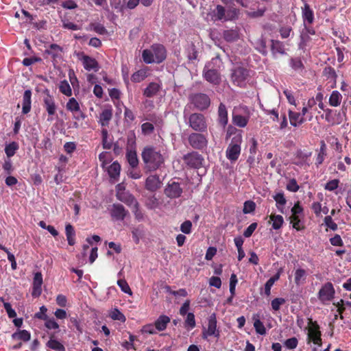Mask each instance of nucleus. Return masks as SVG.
Wrapping results in <instances>:
<instances>
[{
	"label": "nucleus",
	"instance_id": "29",
	"mask_svg": "<svg viewBox=\"0 0 351 351\" xmlns=\"http://www.w3.org/2000/svg\"><path fill=\"white\" fill-rule=\"evenodd\" d=\"M218 121L223 128L226 127L228 122V111L226 106L222 103L219 104L218 108Z\"/></svg>",
	"mask_w": 351,
	"mask_h": 351
},
{
	"label": "nucleus",
	"instance_id": "27",
	"mask_svg": "<svg viewBox=\"0 0 351 351\" xmlns=\"http://www.w3.org/2000/svg\"><path fill=\"white\" fill-rule=\"evenodd\" d=\"M149 75V69L148 67L141 69L134 73L131 76V80L133 82L138 83L143 81Z\"/></svg>",
	"mask_w": 351,
	"mask_h": 351
},
{
	"label": "nucleus",
	"instance_id": "63",
	"mask_svg": "<svg viewBox=\"0 0 351 351\" xmlns=\"http://www.w3.org/2000/svg\"><path fill=\"white\" fill-rule=\"evenodd\" d=\"M44 321H45V326L48 329H58L59 328V324L53 318L47 317Z\"/></svg>",
	"mask_w": 351,
	"mask_h": 351
},
{
	"label": "nucleus",
	"instance_id": "13",
	"mask_svg": "<svg viewBox=\"0 0 351 351\" xmlns=\"http://www.w3.org/2000/svg\"><path fill=\"white\" fill-rule=\"evenodd\" d=\"M191 101L199 110L206 109L210 104V98L204 93H196L191 96Z\"/></svg>",
	"mask_w": 351,
	"mask_h": 351
},
{
	"label": "nucleus",
	"instance_id": "20",
	"mask_svg": "<svg viewBox=\"0 0 351 351\" xmlns=\"http://www.w3.org/2000/svg\"><path fill=\"white\" fill-rule=\"evenodd\" d=\"M117 197L119 201L123 202L128 206L132 207L133 206L137 205L138 201L136 200V199L134 197L133 195L130 194L128 192L118 191L117 193Z\"/></svg>",
	"mask_w": 351,
	"mask_h": 351
},
{
	"label": "nucleus",
	"instance_id": "62",
	"mask_svg": "<svg viewBox=\"0 0 351 351\" xmlns=\"http://www.w3.org/2000/svg\"><path fill=\"white\" fill-rule=\"evenodd\" d=\"M154 125L152 123L146 122L142 124L141 130L144 134H149L154 131Z\"/></svg>",
	"mask_w": 351,
	"mask_h": 351
},
{
	"label": "nucleus",
	"instance_id": "18",
	"mask_svg": "<svg viewBox=\"0 0 351 351\" xmlns=\"http://www.w3.org/2000/svg\"><path fill=\"white\" fill-rule=\"evenodd\" d=\"M215 336L218 337L219 336V331L217 330V321L215 315L211 316L208 320V329L204 330L202 337L204 339H207L208 336Z\"/></svg>",
	"mask_w": 351,
	"mask_h": 351
},
{
	"label": "nucleus",
	"instance_id": "52",
	"mask_svg": "<svg viewBox=\"0 0 351 351\" xmlns=\"http://www.w3.org/2000/svg\"><path fill=\"white\" fill-rule=\"evenodd\" d=\"M224 38L227 41H234L237 39L239 34L235 30H227L224 32Z\"/></svg>",
	"mask_w": 351,
	"mask_h": 351
},
{
	"label": "nucleus",
	"instance_id": "57",
	"mask_svg": "<svg viewBox=\"0 0 351 351\" xmlns=\"http://www.w3.org/2000/svg\"><path fill=\"white\" fill-rule=\"evenodd\" d=\"M339 184V180L338 179H334L328 181L324 189L329 191H332L338 188Z\"/></svg>",
	"mask_w": 351,
	"mask_h": 351
},
{
	"label": "nucleus",
	"instance_id": "51",
	"mask_svg": "<svg viewBox=\"0 0 351 351\" xmlns=\"http://www.w3.org/2000/svg\"><path fill=\"white\" fill-rule=\"evenodd\" d=\"M185 327L193 328L195 326V315L193 313H189L184 322Z\"/></svg>",
	"mask_w": 351,
	"mask_h": 351
},
{
	"label": "nucleus",
	"instance_id": "56",
	"mask_svg": "<svg viewBox=\"0 0 351 351\" xmlns=\"http://www.w3.org/2000/svg\"><path fill=\"white\" fill-rule=\"evenodd\" d=\"M117 285L121 288V291H123L125 293L132 294V291L124 279H120L117 281Z\"/></svg>",
	"mask_w": 351,
	"mask_h": 351
},
{
	"label": "nucleus",
	"instance_id": "23",
	"mask_svg": "<svg viewBox=\"0 0 351 351\" xmlns=\"http://www.w3.org/2000/svg\"><path fill=\"white\" fill-rule=\"evenodd\" d=\"M161 186L160 178L156 175L148 176L145 181V189L149 191H155Z\"/></svg>",
	"mask_w": 351,
	"mask_h": 351
},
{
	"label": "nucleus",
	"instance_id": "7",
	"mask_svg": "<svg viewBox=\"0 0 351 351\" xmlns=\"http://www.w3.org/2000/svg\"><path fill=\"white\" fill-rule=\"evenodd\" d=\"M308 337L313 343L322 346V333L319 330V326L316 321H313L311 318L308 319Z\"/></svg>",
	"mask_w": 351,
	"mask_h": 351
},
{
	"label": "nucleus",
	"instance_id": "41",
	"mask_svg": "<svg viewBox=\"0 0 351 351\" xmlns=\"http://www.w3.org/2000/svg\"><path fill=\"white\" fill-rule=\"evenodd\" d=\"M290 223H292V226L294 229L298 231L304 229V226L301 223L299 215H291L289 217Z\"/></svg>",
	"mask_w": 351,
	"mask_h": 351
},
{
	"label": "nucleus",
	"instance_id": "10",
	"mask_svg": "<svg viewBox=\"0 0 351 351\" xmlns=\"http://www.w3.org/2000/svg\"><path fill=\"white\" fill-rule=\"evenodd\" d=\"M190 127L195 131L203 132L206 130L207 124L205 117L199 113H193L189 118Z\"/></svg>",
	"mask_w": 351,
	"mask_h": 351
},
{
	"label": "nucleus",
	"instance_id": "4",
	"mask_svg": "<svg viewBox=\"0 0 351 351\" xmlns=\"http://www.w3.org/2000/svg\"><path fill=\"white\" fill-rule=\"evenodd\" d=\"M239 12V10L233 7H228L226 10L222 5H218L213 11L214 21H232L237 18Z\"/></svg>",
	"mask_w": 351,
	"mask_h": 351
},
{
	"label": "nucleus",
	"instance_id": "55",
	"mask_svg": "<svg viewBox=\"0 0 351 351\" xmlns=\"http://www.w3.org/2000/svg\"><path fill=\"white\" fill-rule=\"evenodd\" d=\"M286 189L291 192H297L299 190L300 186L298 184L295 178H292L288 182Z\"/></svg>",
	"mask_w": 351,
	"mask_h": 351
},
{
	"label": "nucleus",
	"instance_id": "22",
	"mask_svg": "<svg viewBox=\"0 0 351 351\" xmlns=\"http://www.w3.org/2000/svg\"><path fill=\"white\" fill-rule=\"evenodd\" d=\"M182 193V189L178 182H173L169 184L165 189L166 195L171 198L179 197Z\"/></svg>",
	"mask_w": 351,
	"mask_h": 351
},
{
	"label": "nucleus",
	"instance_id": "36",
	"mask_svg": "<svg viewBox=\"0 0 351 351\" xmlns=\"http://www.w3.org/2000/svg\"><path fill=\"white\" fill-rule=\"evenodd\" d=\"M270 221L274 230H279L284 223V219L282 215L271 214L269 215Z\"/></svg>",
	"mask_w": 351,
	"mask_h": 351
},
{
	"label": "nucleus",
	"instance_id": "21",
	"mask_svg": "<svg viewBox=\"0 0 351 351\" xmlns=\"http://www.w3.org/2000/svg\"><path fill=\"white\" fill-rule=\"evenodd\" d=\"M43 284V276L40 272L34 274L32 295L33 297H38L42 293L41 286Z\"/></svg>",
	"mask_w": 351,
	"mask_h": 351
},
{
	"label": "nucleus",
	"instance_id": "11",
	"mask_svg": "<svg viewBox=\"0 0 351 351\" xmlns=\"http://www.w3.org/2000/svg\"><path fill=\"white\" fill-rule=\"evenodd\" d=\"M76 56L78 60L81 61L85 70L95 72L99 70V64L95 58L85 55L83 52H78Z\"/></svg>",
	"mask_w": 351,
	"mask_h": 351
},
{
	"label": "nucleus",
	"instance_id": "6",
	"mask_svg": "<svg viewBox=\"0 0 351 351\" xmlns=\"http://www.w3.org/2000/svg\"><path fill=\"white\" fill-rule=\"evenodd\" d=\"M249 77L248 71L243 67H235L232 71L231 80L234 85L240 87H244L247 82Z\"/></svg>",
	"mask_w": 351,
	"mask_h": 351
},
{
	"label": "nucleus",
	"instance_id": "64",
	"mask_svg": "<svg viewBox=\"0 0 351 351\" xmlns=\"http://www.w3.org/2000/svg\"><path fill=\"white\" fill-rule=\"evenodd\" d=\"M247 147L250 154H254L257 151V141L254 138H251L247 142Z\"/></svg>",
	"mask_w": 351,
	"mask_h": 351
},
{
	"label": "nucleus",
	"instance_id": "31",
	"mask_svg": "<svg viewBox=\"0 0 351 351\" xmlns=\"http://www.w3.org/2000/svg\"><path fill=\"white\" fill-rule=\"evenodd\" d=\"M12 338L14 340H21L23 342H27L30 340L31 334L26 330L17 329L16 331L12 335Z\"/></svg>",
	"mask_w": 351,
	"mask_h": 351
},
{
	"label": "nucleus",
	"instance_id": "44",
	"mask_svg": "<svg viewBox=\"0 0 351 351\" xmlns=\"http://www.w3.org/2000/svg\"><path fill=\"white\" fill-rule=\"evenodd\" d=\"M13 155H7V157L4 160V162L2 165V167L5 172L7 174H11L12 171H14V167L12 166V162L10 160V156H12Z\"/></svg>",
	"mask_w": 351,
	"mask_h": 351
},
{
	"label": "nucleus",
	"instance_id": "8",
	"mask_svg": "<svg viewBox=\"0 0 351 351\" xmlns=\"http://www.w3.org/2000/svg\"><path fill=\"white\" fill-rule=\"evenodd\" d=\"M43 106L48 114L47 121H53L54 117L56 114L58 106L54 97L49 94V91H47L46 95L43 97Z\"/></svg>",
	"mask_w": 351,
	"mask_h": 351
},
{
	"label": "nucleus",
	"instance_id": "45",
	"mask_svg": "<svg viewBox=\"0 0 351 351\" xmlns=\"http://www.w3.org/2000/svg\"><path fill=\"white\" fill-rule=\"evenodd\" d=\"M337 115V114L336 111H333L332 110H327V112L326 113V120L332 125L339 124L340 123L341 121L335 119V117Z\"/></svg>",
	"mask_w": 351,
	"mask_h": 351
},
{
	"label": "nucleus",
	"instance_id": "58",
	"mask_svg": "<svg viewBox=\"0 0 351 351\" xmlns=\"http://www.w3.org/2000/svg\"><path fill=\"white\" fill-rule=\"evenodd\" d=\"M192 230V222L189 220L184 221L180 226V230L184 234H190Z\"/></svg>",
	"mask_w": 351,
	"mask_h": 351
},
{
	"label": "nucleus",
	"instance_id": "60",
	"mask_svg": "<svg viewBox=\"0 0 351 351\" xmlns=\"http://www.w3.org/2000/svg\"><path fill=\"white\" fill-rule=\"evenodd\" d=\"M257 226L258 224L256 222L251 223L243 232V236L246 238L250 237L252 235L254 230L256 229Z\"/></svg>",
	"mask_w": 351,
	"mask_h": 351
},
{
	"label": "nucleus",
	"instance_id": "61",
	"mask_svg": "<svg viewBox=\"0 0 351 351\" xmlns=\"http://www.w3.org/2000/svg\"><path fill=\"white\" fill-rule=\"evenodd\" d=\"M298 341L297 338H295V337L289 338L285 341V346L288 349H291V350L295 348L298 346Z\"/></svg>",
	"mask_w": 351,
	"mask_h": 351
},
{
	"label": "nucleus",
	"instance_id": "15",
	"mask_svg": "<svg viewBox=\"0 0 351 351\" xmlns=\"http://www.w3.org/2000/svg\"><path fill=\"white\" fill-rule=\"evenodd\" d=\"M66 108L69 112L73 114L74 118L78 119L79 116L82 119L85 118V114L81 110L80 104L75 98L71 97L68 100L66 104Z\"/></svg>",
	"mask_w": 351,
	"mask_h": 351
},
{
	"label": "nucleus",
	"instance_id": "34",
	"mask_svg": "<svg viewBox=\"0 0 351 351\" xmlns=\"http://www.w3.org/2000/svg\"><path fill=\"white\" fill-rule=\"evenodd\" d=\"M271 50L274 55H276V53L284 55L286 53L285 45L282 42L276 40H271Z\"/></svg>",
	"mask_w": 351,
	"mask_h": 351
},
{
	"label": "nucleus",
	"instance_id": "54",
	"mask_svg": "<svg viewBox=\"0 0 351 351\" xmlns=\"http://www.w3.org/2000/svg\"><path fill=\"white\" fill-rule=\"evenodd\" d=\"M47 308L45 306H42L40 307V311L34 314V318L38 319L40 320L47 319L48 316L47 315Z\"/></svg>",
	"mask_w": 351,
	"mask_h": 351
},
{
	"label": "nucleus",
	"instance_id": "35",
	"mask_svg": "<svg viewBox=\"0 0 351 351\" xmlns=\"http://www.w3.org/2000/svg\"><path fill=\"white\" fill-rule=\"evenodd\" d=\"M274 199L276 202V207L278 209L279 211H280L282 213H284V206H285L287 203V199L285 197V195L283 192H280L276 193L275 195L273 196Z\"/></svg>",
	"mask_w": 351,
	"mask_h": 351
},
{
	"label": "nucleus",
	"instance_id": "9",
	"mask_svg": "<svg viewBox=\"0 0 351 351\" xmlns=\"http://www.w3.org/2000/svg\"><path fill=\"white\" fill-rule=\"evenodd\" d=\"M145 168L149 171H154L159 168L164 162L162 155H142Z\"/></svg>",
	"mask_w": 351,
	"mask_h": 351
},
{
	"label": "nucleus",
	"instance_id": "26",
	"mask_svg": "<svg viewBox=\"0 0 351 351\" xmlns=\"http://www.w3.org/2000/svg\"><path fill=\"white\" fill-rule=\"evenodd\" d=\"M302 18L305 27H308L307 25L312 24L314 21L313 12L307 3L302 8Z\"/></svg>",
	"mask_w": 351,
	"mask_h": 351
},
{
	"label": "nucleus",
	"instance_id": "32",
	"mask_svg": "<svg viewBox=\"0 0 351 351\" xmlns=\"http://www.w3.org/2000/svg\"><path fill=\"white\" fill-rule=\"evenodd\" d=\"M289 117L291 125L294 127L301 125L304 121V118L300 112L289 110Z\"/></svg>",
	"mask_w": 351,
	"mask_h": 351
},
{
	"label": "nucleus",
	"instance_id": "43",
	"mask_svg": "<svg viewBox=\"0 0 351 351\" xmlns=\"http://www.w3.org/2000/svg\"><path fill=\"white\" fill-rule=\"evenodd\" d=\"M110 317L113 320H118L124 323L126 320L125 316L117 308H114L109 314Z\"/></svg>",
	"mask_w": 351,
	"mask_h": 351
},
{
	"label": "nucleus",
	"instance_id": "17",
	"mask_svg": "<svg viewBox=\"0 0 351 351\" xmlns=\"http://www.w3.org/2000/svg\"><path fill=\"white\" fill-rule=\"evenodd\" d=\"M128 215V211L122 204H112V208L110 210V215L113 219L117 221H123Z\"/></svg>",
	"mask_w": 351,
	"mask_h": 351
},
{
	"label": "nucleus",
	"instance_id": "12",
	"mask_svg": "<svg viewBox=\"0 0 351 351\" xmlns=\"http://www.w3.org/2000/svg\"><path fill=\"white\" fill-rule=\"evenodd\" d=\"M335 291L331 282L325 283L318 292V298L322 303L331 301L335 297Z\"/></svg>",
	"mask_w": 351,
	"mask_h": 351
},
{
	"label": "nucleus",
	"instance_id": "2",
	"mask_svg": "<svg viewBox=\"0 0 351 351\" xmlns=\"http://www.w3.org/2000/svg\"><path fill=\"white\" fill-rule=\"evenodd\" d=\"M219 62L220 60L219 58H213L206 64L203 71L204 79L215 85L219 84L221 81L220 75L217 69Z\"/></svg>",
	"mask_w": 351,
	"mask_h": 351
},
{
	"label": "nucleus",
	"instance_id": "42",
	"mask_svg": "<svg viewBox=\"0 0 351 351\" xmlns=\"http://www.w3.org/2000/svg\"><path fill=\"white\" fill-rule=\"evenodd\" d=\"M141 0H128L125 5H117L115 9L117 12H123L125 8L130 10L134 9L139 3Z\"/></svg>",
	"mask_w": 351,
	"mask_h": 351
},
{
	"label": "nucleus",
	"instance_id": "46",
	"mask_svg": "<svg viewBox=\"0 0 351 351\" xmlns=\"http://www.w3.org/2000/svg\"><path fill=\"white\" fill-rule=\"evenodd\" d=\"M254 327L255 328L256 332L259 335H265L266 329L263 324V323L259 319H256L254 322Z\"/></svg>",
	"mask_w": 351,
	"mask_h": 351
},
{
	"label": "nucleus",
	"instance_id": "47",
	"mask_svg": "<svg viewBox=\"0 0 351 351\" xmlns=\"http://www.w3.org/2000/svg\"><path fill=\"white\" fill-rule=\"evenodd\" d=\"M306 277V271L303 269H298L295 272V282L296 285H300L302 281H304Z\"/></svg>",
	"mask_w": 351,
	"mask_h": 351
},
{
	"label": "nucleus",
	"instance_id": "5",
	"mask_svg": "<svg viewBox=\"0 0 351 351\" xmlns=\"http://www.w3.org/2000/svg\"><path fill=\"white\" fill-rule=\"evenodd\" d=\"M316 37L317 36L314 29L311 27H305L300 34L299 49L304 52L308 50L315 44Z\"/></svg>",
	"mask_w": 351,
	"mask_h": 351
},
{
	"label": "nucleus",
	"instance_id": "25",
	"mask_svg": "<svg viewBox=\"0 0 351 351\" xmlns=\"http://www.w3.org/2000/svg\"><path fill=\"white\" fill-rule=\"evenodd\" d=\"M32 108V91L26 90L24 92L22 101V112L24 114L30 112Z\"/></svg>",
	"mask_w": 351,
	"mask_h": 351
},
{
	"label": "nucleus",
	"instance_id": "59",
	"mask_svg": "<svg viewBox=\"0 0 351 351\" xmlns=\"http://www.w3.org/2000/svg\"><path fill=\"white\" fill-rule=\"evenodd\" d=\"M290 66L295 71L302 69L303 64L300 58H291L290 60Z\"/></svg>",
	"mask_w": 351,
	"mask_h": 351
},
{
	"label": "nucleus",
	"instance_id": "3",
	"mask_svg": "<svg viewBox=\"0 0 351 351\" xmlns=\"http://www.w3.org/2000/svg\"><path fill=\"white\" fill-rule=\"evenodd\" d=\"M250 117V110L246 106H239L234 108L232 112V122L239 128H245Z\"/></svg>",
	"mask_w": 351,
	"mask_h": 351
},
{
	"label": "nucleus",
	"instance_id": "16",
	"mask_svg": "<svg viewBox=\"0 0 351 351\" xmlns=\"http://www.w3.org/2000/svg\"><path fill=\"white\" fill-rule=\"evenodd\" d=\"M190 145L195 149H202L206 146L207 140L206 137L199 133H193L189 137Z\"/></svg>",
	"mask_w": 351,
	"mask_h": 351
},
{
	"label": "nucleus",
	"instance_id": "33",
	"mask_svg": "<svg viewBox=\"0 0 351 351\" xmlns=\"http://www.w3.org/2000/svg\"><path fill=\"white\" fill-rule=\"evenodd\" d=\"M136 154V136L134 132H130L127 138V153Z\"/></svg>",
	"mask_w": 351,
	"mask_h": 351
},
{
	"label": "nucleus",
	"instance_id": "37",
	"mask_svg": "<svg viewBox=\"0 0 351 351\" xmlns=\"http://www.w3.org/2000/svg\"><path fill=\"white\" fill-rule=\"evenodd\" d=\"M120 171L121 166L117 162H114L108 168V173L109 174V176L114 180H117V178L119 177Z\"/></svg>",
	"mask_w": 351,
	"mask_h": 351
},
{
	"label": "nucleus",
	"instance_id": "49",
	"mask_svg": "<svg viewBox=\"0 0 351 351\" xmlns=\"http://www.w3.org/2000/svg\"><path fill=\"white\" fill-rule=\"evenodd\" d=\"M256 208V204L251 200L246 201L244 203L243 212L245 214L252 213L255 210Z\"/></svg>",
	"mask_w": 351,
	"mask_h": 351
},
{
	"label": "nucleus",
	"instance_id": "14",
	"mask_svg": "<svg viewBox=\"0 0 351 351\" xmlns=\"http://www.w3.org/2000/svg\"><path fill=\"white\" fill-rule=\"evenodd\" d=\"M183 160L190 168L199 169L204 166V159L202 155H184Z\"/></svg>",
	"mask_w": 351,
	"mask_h": 351
},
{
	"label": "nucleus",
	"instance_id": "38",
	"mask_svg": "<svg viewBox=\"0 0 351 351\" xmlns=\"http://www.w3.org/2000/svg\"><path fill=\"white\" fill-rule=\"evenodd\" d=\"M58 88L60 92L66 97H71L73 94L71 87L66 80L60 82Z\"/></svg>",
	"mask_w": 351,
	"mask_h": 351
},
{
	"label": "nucleus",
	"instance_id": "53",
	"mask_svg": "<svg viewBox=\"0 0 351 351\" xmlns=\"http://www.w3.org/2000/svg\"><path fill=\"white\" fill-rule=\"evenodd\" d=\"M285 302V300L282 298H276L274 299L271 302L272 309L275 311H278L280 306L284 304Z\"/></svg>",
	"mask_w": 351,
	"mask_h": 351
},
{
	"label": "nucleus",
	"instance_id": "40",
	"mask_svg": "<svg viewBox=\"0 0 351 351\" xmlns=\"http://www.w3.org/2000/svg\"><path fill=\"white\" fill-rule=\"evenodd\" d=\"M47 346L56 351H65V348L60 341L50 338L47 343Z\"/></svg>",
	"mask_w": 351,
	"mask_h": 351
},
{
	"label": "nucleus",
	"instance_id": "39",
	"mask_svg": "<svg viewBox=\"0 0 351 351\" xmlns=\"http://www.w3.org/2000/svg\"><path fill=\"white\" fill-rule=\"evenodd\" d=\"M341 100V95L337 90H334L330 96L329 104L330 106L336 107L340 105Z\"/></svg>",
	"mask_w": 351,
	"mask_h": 351
},
{
	"label": "nucleus",
	"instance_id": "50",
	"mask_svg": "<svg viewBox=\"0 0 351 351\" xmlns=\"http://www.w3.org/2000/svg\"><path fill=\"white\" fill-rule=\"evenodd\" d=\"M324 222L327 228L333 231L337 230L338 228L337 224L333 221L331 216H326L324 219Z\"/></svg>",
	"mask_w": 351,
	"mask_h": 351
},
{
	"label": "nucleus",
	"instance_id": "24",
	"mask_svg": "<svg viewBox=\"0 0 351 351\" xmlns=\"http://www.w3.org/2000/svg\"><path fill=\"white\" fill-rule=\"evenodd\" d=\"M241 141L242 136L237 135L236 137H232L226 154H240Z\"/></svg>",
	"mask_w": 351,
	"mask_h": 351
},
{
	"label": "nucleus",
	"instance_id": "48",
	"mask_svg": "<svg viewBox=\"0 0 351 351\" xmlns=\"http://www.w3.org/2000/svg\"><path fill=\"white\" fill-rule=\"evenodd\" d=\"M0 300L3 302V306H4V308L5 309V311H6V312L8 313V316L10 318H14V317H16V313L12 308L11 304L9 302H5L4 300H3V298H0Z\"/></svg>",
	"mask_w": 351,
	"mask_h": 351
},
{
	"label": "nucleus",
	"instance_id": "28",
	"mask_svg": "<svg viewBox=\"0 0 351 351\" xmlns=\"http://www.w3.org/2000/svg\"><path fill=\"white\" fill-rule=\"evenodd\" d=\"M161 89V84L157 82H151L145 88L143 95L147 97L155 96Z\"/></svg>",
	"mask_w": 351,
	"mask_h": 351
},
{
	"label": "nucleus",
	"instance_id": "19",
	"mask_svg": "<svg viewBox=\"0 0 351 351\" xmlns=\"http://www.w3.org/2000/svg\"><path fill=\"white\" fill-rule=\"evenodd\" d=\"M112 117V107L110 106H104L98 117V122L101 126H108Z\"/></svg>",
	"mask_w": 351,
	"mask_h": 351
},
{
	"label": "nucleus",
	"instance_id": "30",
	"mask_svg": "<svg viewBox=\"0 0 351 351\" xmlns=\"http://www.w3.org/2000/svg\"><path fill=\"white\" fill-rule=\"evenodd\" d=\"M170 318L165 315H160L155 321L154 326L157 330L163 331L167 328V324L170 322Z\"/></svg>",
	"mask_w": 351,
	"mask_h": 351
},
{
	"label": "nucleus",
	"instance_id": "1",
	"mask_svg": "<svg viewBox=\"0 0 351 351\" xmlns=\"http://www.w3.org/2000/svg\"><path fill=\"white\" fill-rule=\"evenodd\" d=\"M142 58L146 64L160 63L166 58V49L162 45H153L143 51Z\"/></svg>",
	"mask_w": 351,
	"mask_h": 351
}]
</instances>
